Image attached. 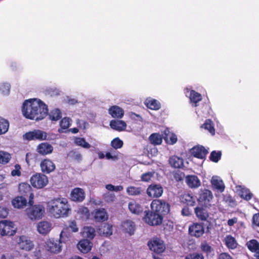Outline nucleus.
Masks as SVG:
<instances>
[{
  "instance_id": "nucleus-41",
  "label": "nucleus",
  "mask_w": 259,
  "mask_h": 259,
  "mask_svg": "<svg viewBox=\"0 0 259 259\" xmlns=\"http://www.w3.org/2000/svg\"><path fill=\"white\" fill-rule=\"evenodd\" d=\"M50 119L52 121H58L62 117V113L60 109H54L51 111L49 114Z\"/></svg>"
},
{
  "instance_id": "nucleus-37",
  "label": "nucleus",
  "mask_w": 259,
  "mask_h": 259,
  "mask_svg": "<svg viewBox=\"0 0 259 259\" xmlns=\"http://www.w3.org/2000/svg\"><path fill=\"white\" fill-rule=\"evenodd\" d=\"M201 127L208 131L212 136L215 135V129L213 123L209 119H206L205 122L201 125Z\"/></svg>"
},
{
  "instance_id": "nucleus-46",
  "label": "nucleus",
  "mask_w": 259,
  "mask_h": 259,
  "mask_svg": "<svg viewBox=\"0 0 259 259\" xmlns=\"http://www.w3.org/2000/svg\"><path fill=\"white\" fill-rule=\"evenodd\" d=\"M75 144L85 149H89L91 148V145L86 142L85 140L83 138H76L75 140Z\"/></svg>"
},
{
  "instance_id": "nucleus-47",
  "label": "nucleus",
  "mask_w": 259,
  "mask_h": 259,
  "mask_svg": "<svg viewBox=\"0 0 259 259\" xmlns=\"http://www.w3.org/2000/svg\"><path fill=\"white\" fill-rule=\"evenodd\" d=\"M248 249L252 252H256L259 250V243L255 240H251L247 243Z\"/></svg>"
},
{
  "instance_id": "nucleus-35",
  "label": "nucleus",
  "mask_w": 259,
  "mask_h": 259,
  "mask_svg": "<svg viewBox=\"0 0 259 259\" xmlns=\"http://www.w3.org/2000/svg\"><path fill=\"white\" fill-rule=\"evenodd\" d=\"M128 206L130 211L133 213L139 214L143 211L142 206L135 201L130 202Z\"/></svg>"
},
{
  "instance_id": "nucleus-29",
  "label": "nucleus",
  "mask_w": 259,
  "mask_h": 259,
  "mask_svg": "<svg viewBox=\"0 0 259 259\" xmlns=\"http://www.w3.org/2000/svg\"><path fill=\"white\" fill-rule=\"evenodd\" d=\"M51 224L47 221H41L37 226L38 232L41 234H47L51 230Z\"/></svg>"
},
{
  "instance_id": "nucleus-19",
  "label": "nucleus",
  "mask_w": 259,
  "mask_h": 259,
  "mask_svg": "<svg viewBox=\"0 0 259 259\" xmlns=\"http://www.w3.org/2000/svg\"><path fill=\"white\" fill-rule=\"evenodd\" d=\"M53 147L47 142L41 143L36 148V151L40 155H47L52 153Z\"/></svg>"
},
{
  "instance_id": "nucleus-31",
  "label": "nucleus",
  "mask_w": 259,
  "mask_h": 259,
  "mask_svg": "<svg viewBox=\"0 0 259 259\" xmlns=\"http://www.w3.org/2000/svg\"><path fill=\"white\" fill-rule=\"evenodd\" d=\"M12 202L15 208H23L27 205V199L23 196H17L13 199Z\"/></svg>"
},
{
  "instance_id": "nucleus-23",
  "label": "nucleus",
  "mask_w": 259,
  "mask_h": 259,
  "mask_svg": "<svg viewBox=\"0 0 259 259\" xmlns=\"http://www.w3.org/2000/svg\"><path fill=\"white\" fill-rule=\"evenodd\" d=\"M109 114L114 118H121L124 115V110L120 107L114 105L109 108Z\"/></svg>"
},
{
  "instance_id": "nucleus-5",
  "label": "nucleus",
  "mask_w": 259,
  "mask_h": 259,
  "mask_svg": "<svg viewBox=\"0 0 259 259\" xmlns=\"http://www.w3.org/2000/svg\"><path fill=\"white\" fill-rule=\"evenodd\" d=\"M30 206V207L27 212L28 217L31 220H37L41 219L45 211L44 206L40 204L33 205V204Z\"/></svg>"
},
{
  "instance_id": "nucleus-14",
  "label": "nucleus",
  "mask_w": 259,
  "mask_h": 259,
  "mask_svg": "<svg viewBox=\"0 0 259 259\" xmlns=\"http://www.w3.org/2000/svg\"><path fill=\"white\" fill-rule=\"evenodd\" d=\"M147 195L152 198H159L163 194V189L160 184H151L147 189Z\"/></svg>"
},
{
  "instance_id": "nucleus-38",
  "label": "nucleus",
  "mask_w": 259,
  "mask_h": 259,
  "mask_svg": "<svg viewBox=\"0 0 259 259\" xmlns=\"http://www.w3.org/2000/svg\"><path fill=\"white\" fill-rule=\"evenodd\" d=\"M71 120L69 117H64L60 122V128L58 129L60 133L63 132V130H66L71 125Z\"/></svg>"
},
{
  "instance_id": "nucleus-20",
  "label": "nucleus",
  "mask_w": 259,
  "mask_h": 259,
  "mask_svg": "<svg viewBox=\"0 0 259 259\" xmlns=\"http://www.w3.org/2000/svg\"><path fill=\"white\" fill-rule=\"evenodd\" d=\"M18 245L19 248L26 251H29L33 248V244L25 236H22L19 238Z\"/></svg>"
},
{
  "instance_id": "nucleus-50",
  "label": "nucleus",
  "mask_w": 259,
  "mask_h": 259,
  "mask_svg": "<svg viewBox=\"0 0 259 259\" xmlns=\"http://www.w3.org/2000/svg\"><path fill=\"white\" fill-rule=\"evenodd\" d=\"M222 153L220 151H213L211 152L209 159L214 162H217L221 159Z\"/></svg>"
},
{
  "instance_id": "nucleus-54",
  "label": "nucleus",
  "mask_w": 259,
  "mask_h": 259,
  "mask_svg": "<svg viewBox=\"0 0 259 259\" xmlns=\"http://www.w3.org/2000/svg\"><path fill=\"white\" fill-rule=\"evenodd\" d=\"M10 90V85L8 83H3L0 85V91L4 95L9 94Z\"/></svg>"
},
{
  "instance_id": "nucleus-48",
  "label": "nucleus",
  "mask_w": 259,
  "mask_h": 259,
  "mask_svg": "<svg viewBox=\"0 0 259 259\" xmlns=\"http://www.w3.org/2000/svg\"><path fill=\"white\" fill-rule=\"evenodd\" d=\"M11 158V156L9 153L0 151V163L6 164L8 163Z\"/></svg>"
},
{
  "instance_id": "nucleus-9",
  "label": "nucleus",
  "mask_w": 259,
  "mask_h": 259,
  "mask_svg": "<svg viewBox=\"0 0 259 259\" xmlns=\"http://www.w3.org/2000/svg\"><path fill=\"white\" fill-rule=\"evenodd\" d=\"M213 199V195L212 192L207 189L201 190L199 192V197L197 199L198 203L205 206L208 207L211 206V201Z\"/></svg>"
},
{
  "instance_id": "nucleus-44",
  "label": "nucleus",
  "mask_w": 259,
  "mask_h": 259,
  "mask_svg": "<svg viewBox=\"0 0 259 259\" xmlns=\"http://www.w3.org/2000/svg\"><path fill=\"white\" fill-rule=\"evenodd\" d=\"M146 106L152 110H158L160 108V104L155 99L147 101L146 103Z\"/></svg>"
},
{
  "instance_id": "nucleus-45",
  "label": "nucleus",
  "mask_w": 259,
  "mask_h": 259,
  "mask_svg": "<svg viewBox=\"0 0 259 259\" xmlns=\"http://www.w3.org/2000/svg\"><path fill=\"white\" fill-rule=\"evenodd\" d=\"M164 139L167 144L170 145L176 143L178 141L177 136L173 133H171L169 135L165 134Z\"/></svg>"
},
{
  "instance_id": "nucleus-8",
  "label": "nucleus",
  "mask_w": 259,
  "mask_h": 259,
  "mask_svg": "<svg viewBox=\"0 0 259 259\" xmlns=\"http://www.w3.org/2000/svg\"><path fill=\"white\" fill-rule=\"evenodd\" d=\"M16 232L13 222L7 220L0 222V234L2 236H13Z\"/></svg>"
},
{
  "instance_id": "nucleus-33",
  "label": "nucleus",
  "mask_w": 259,
  "mask_h": 259,
  "mask_svg": "<svg viewBox=\"0 0 259 259\" xmlns=\"http://www.w3.org/2000/svg\"><path fill=\"white\" fill-rule=\"evenodd\" d=\"M98 232L105 236H110L112 234V226L107 223L102 224L98 229Z\"/></svg>"
},
{
  "instance_id": "nucleus-12",
  "label": "nucleus",
  "mask_w": 259,
  "mask_h": 259,
  "mask_svg": "<svg viewBox=\"0 0 259 259\" xmlns=\"http://www.w3.org/2000/svg\"><path fill=\"white\" fill-rule=\"evenodd\" d=\"M40 167L41 173L45 175L50 174L55 170L56 165L52 160L45 158L41 161Z\"/></svg>"
},
{
  "instance_id": "nucleus-10",
  "label": "nucleus",
  "mask_w": 259,
  "mask_h": 259,
  "mask_svg": "<svg viewBox=\"0 0 259 259\" xmlns=\"http://www.w3.org/2000/svg\"><path fill=\"white\" fill-rule=\"evenodd\" d=\"M48 134L39 130H34L32 131L26 133L23 135L24 139L28 140H48Z\"/></svg>"
},
{
  "instance_id": "nucleus-56",
  "label": "nucleus",
  "mask_w": 259,
  "mask_h": 259,
  "mask_svg": "<svg viewBox=\"0 0 259 259\" xmlns=\"http://www.w3.org/2000/svg\"><path fill=\"white\" fill-rule=\"evenodd\" d=\"M185 259H204V256L200 253H193L188 254Z\"/></svg>"
},
{
  "instance_id": "nucleus-30",
  "label": "nucleus",
  "mask_w": 259,
  "mask_h": 259,
  "mask_svg": "<svg viewBox=\"0 0 259 259\" xmlns=\"http://www.w3.org/2000/svg\"><path fill=\"white\" fill-rule=\"evenodd\" d=\"M122 227L123 230L130 235H132L134 234L135 225L133 221L130 220L124 221L122 224Z\"/></svg>"
},
{
  "instance_id": "nucleus-22",
  "label": "nucleus",
  "mask_w": 259,
  "mask_h": 259,
  "mask_svg": "<svg viewBox=\"0 0 259 259\" xmlns=\"http://www.w3.org/2000/svg\"><path fill=\"white\" fill-rule=\"evenodd\" d=\"M92 243L88 239H83L79 241L77 244L78 249L82 253H87L92 249Z\"/></svg>"
},
{
  "instance_id": "nucleus-13",
  "label": "nucleus",
  "mask_w": 259,
  "mask_h": 259,
  "mask_svg": "<svg viewBox=\"0 0 259 259\" xmlns=\"http://www.w3.org/2000/svg\"><path fill=\"white\" fill-rule=\"evenodd\" d=\"M85 198V193L84 190L80 188L73 189L70 193V199L73 202H81Z\"/></svg>"
},
{
  "instance_id": "nucleus-6",
  "label": "nucleus",
  "mask_w": 259,
  "mask_h": 259,
  "mask_svg": "<svg viewBox=\"0 0 259 259\" xmlns=\"http://www.w3.org/2000/svg\"><path fill=\"white\" fill-rule=\"evenodd\" d=\"M19 192L21 196H23L26 198H28V202L29 205L34 203V195L32 193L31 186L27 183H21L19 185Z\"/></svg>"
},
{
  "instance_id": "nucleus-64",
  "label": "nucleus",
  "mask_w": 259,
  "mask_h": 259,
  "mask_svg": "<svg viewBox=\"0 0 259 259\" xmlns=\"http://www.w3.org/2000/svg\"><path fill=\"white\" fill-rule=\"evenodd\" d=\"M237 220H238V219L236 218H234L233 219H229L228 221V225L230 226H232L234 225V224L237 223Z\"/></svg>"
},
{
  "instance_id": "nucleus-11",
  "label": "nucleus",
  "mask_w": 259,
  "mask_h": 259,
  "mask_svg": "<svg viewBox=\"0 0 259 259\" xmlns=\"http://www.w3.org/2000/svg\"><path fill=\"white\" fill-rule=\"evenodd\" d=\"M148 246L151 251L157 254L162 253L165 249L163 242L158 238L149 241Z\"/></svg>"
},
{
  "instance_id": "nucleus-59",
  "label": "nucleus",
  "mask_w": 259,
  "mask_h": 259,
  "mask_svg": "<svg viewBox=\"0 0 259 259\" xmlns=\"http://www.w3.org/2000/svg\"><path fill=\"white\" fill-rule=\"evenodd\" d=\"M8 215V210L7 208L0 206V218H5Z\"/></svg>"
},
{
  "instance_id": "nucleus-26",
  "label": "nucleus",
  "mask_w": 259,
  "mask_h": 259,
  "mask_svg": "<svg viewBox=\"0 0 259 259\" xmlns=\"http://www.w3.org/2000/svg\"><path fill=\"white\" fill-rule=\"evenodd\" d=\"M169 163L174 168H180L184 166V160L182 158L176 155L171 156L169 159Z\"/></svg>"
},
{
  "instance_id": "nucleus-60",
  "label": "nucleus",
  "mask_w": 259,
  "mask_h": 259,
  "mask_svg": "<svg viewBox=\"0 0 259 259\" xmlns=\"http://www.w3.org/2000/svg\"><path fill=\"white\" fill-rule=\"evenodd\" d=\"M152 177V174L150 172L143 174L141 176V180L143 181L148 182Z\"/></svg>"
},
{
  "instance_id": "nucleus-16",
  "label": "nucleus",
  "mask_w": 259,
  "mask_h": 259,
  "mask_svg": "<svg viewBox=\"0 0 259 259\" xmlns=\"http://www.w3.org/2000/svg\"><path fill=\"white\" fill-rule=\"evenodd\" d=\"M92 214L94 220L97 222H103L108 219L107 212L104 208L95 209Z\"/></svg>"
},
{
  "instance_id": "nucleus-42",
  "label": "nucleus",
  "mask_w": 259,
  "mask_h": 259,
  "mask_svg": "<svg viewBox=\"0 0 259 259\" xmlns=\"http://www.w3.org/2000/svg\"><path fill=\"white\" fill-rule=\"evenodd\" d=\"M9 127V121L0 117V135L6 133L8 131Z\"/></svg>"
},
{
  "instance_id": "nucleus-53",
  "label": "nucleus",
  "mask_w": 259,
  "mask_h": 259,
  "mask_svg": "<svg viewBox=\"0 0 259 259\" xmlns=\"http://www.w3.org/2000/svg\"><path fill=\"white\" fill-rule=\"evenodd\" d=\"M173 177L177 182H181L185 178V174L180 170L175 171L173 172Z\"/></svg>"
},
{
  "instance_id": "nucleus-62",
  "label": "nucleus",
  "mask_w": 259,
  "mask_h": 259,
  "mask_svg": "<svg viewBox=\"0 0 259 259\" xmlns=\"http://www.w3.org/2000/svg\"><path fill=\"white\" fill-rule=\"evenodd\" d=\"M253 223L259 227V214H255L253 215Z\"/></svg>"
},
{
  "instance_id": "nucleus-58",
  "label": "nucleus",
  "mask_w": 259,
  "mask_h": 259,
  "mask_svg": "<svg viewBox=\"0 0 259 259\" xmlns=\"http://www.w3.org/2000/svg\"><path fill=\"white\" fill-rule=\"evenodd\" d=\"M68 227L73 232H77L78 231V228L75 221L70 222L69 223Z\"/></svg>"
},
{
  "instance_id": "nucleus-32",
  "label": "nucleus",
  "mask_w": 259,
  "mask_h": 259,
  "mask_svg": "<svg viewBox=\"0 0 259 259\" xmlns=\"http://www.w3.org/2000/svg\"><path fill=\"white\" fill-rule=\"evenodd\" d=\"M196 217L201 221H206L208 218L207 210L202 207L197 206L194 209Z\"/></svg>"
},
{
  "instance_id": "nucleus-2",
  "label": "nucleus",
  "mask_w": 259,
  "mask_h": 259,
  "mask_svg": "<svg viewBox=\"0 0 259 259\" xmlns=\"http://www.w3.org/2000/svg\"><path fill=\"white\" fill-rule=\"evenodd\" d=\"M47 206L49 212L56 218L67 216L70 211L65 198H54L48 202Z\"/></svg>"
},
{
  "instance_id": "nucleus-27",
  "label": "nucleus",
  "mask_w": 259,
  "mask_h": 259,
  "mask_svg": "<svg viewBox=\"0 0 259 259\" xmlns=\"http://www.w3.org/2000/svg\"><path fill=\"white\" fill-rule=\"evenodd\" d=\"M110 126L112 129L121 132L125 130L126 124L125 122L123 120L113 119L110 121Z\"/></svg>"
},
{
  "instance_id": "nucleus-51",
  "label": "nucleus",
  "mask_w": 259,
  "mask_h": 259,
  "mask_svg": "<svg viewBox=\"0 0 259 259\" xmlns=\"http://www.w3.org/2000/svg\"><path fill=\"white\" fill-rule=\"evenodd\" d=\"M238 246V243L234 237L228 236V248L235 249Z\"/></svg>"
},
{
  "instance_id": "nucleus-49",
  "label": "nucleus",
  "mask_w": 259,
  "mask_h": 259,
  "mask_svg": "<svg viewBox=\"0 0 259 259\" xmlns=\"http://www.w3.org/2000/svg\"><path fill=\"white\" fill-rule=\"evenodd\" d=\"M111 145L114 149H118L122 147L123 142L118 137H117L112 140Z\"/></svg>"
},
{
  "instance_id": "nucleus-43",
  "label": "nucleus",
  "mask_w": 259,
  "mask_h": 259,
  "mask_svg": "<svg viewBox=\"0 0 259 259\" xmlns=\"http://www.w3.org/2000/svg\"><path fill=\"white\" fill-rule=\"evenodd\" d=\"M142 189L140 187H136L134 186L128 187L126 189V192L129 195L136 196L139 195L142 193Z\"/></svg>"
},
{
  "instance_id": "nucleus-24",
  "label": "nucleus",
  "mask_w": 259,
  "mask_h": 259,
  "mask_svg": "<svg viewBox=\"0 0 259 259\" xmlns=\"http://www.w3.org/2000/svg\"><path fill=\"white\" fill-rule=\"evenodd\" d=\"M180 201L188 206H193L195 204V199L192 194L184 193L180 197Z\"/></svg>"
},
{
  "instance_id": "nucleus-17",
  "label": "nucleus",
  "mask_w": 259,
  "mask_h": 259,
  "mask_svg": "<svg viewBox=\"0 0 259 259\" xmlns=\"http://www.w3.org/2000/svg\"><path fill=\"white\" fill-rule=\"evenodd\" d=\"M204 232L203 226L199 223H194L189 226V233L192 236L199 237L202 236Z\"/></svg>"
},
{
  "instance_id": "nucleus-57",
  "label": "nucleus",
  "mask_w": 259,
  "mask_h": 259,
  "mask_svg": "<svg viewBox=\"0 0 259 259\" xmlns=\"http://www.w3.org/2000/svg\"><path fill=\"white\" fill-rule=\"evenodd\" d=\"M21 166L19 164H16L15 165V169L12 170L11 175L13 177L18 176L20 177L21 175Z\"/></svg>"
},
{
  "instance_id": "nucleus-55",
  "label": "nucleus",
  "mask_w": 259,
  "mask_h": 259,
  "mask_svg": "<svg viewBox=\"0 0 259 259\" xmlns=\"http://www.w3.org/2000/svg\"><path fill=\"white\" fill-rule=\"evenodd\" d=\"M200 248L201 250L206 254L210 253L212 250L211 247L206 242H204L201 244Z\"/></svg>"
},
{
  "instance_id": "nucleus-25",
  "label": "nucleus",
  "mask_w": 259,
  "mask_h": 259,
  "mask_svg": "<svg viewBox=\"0 0 259 259\" xmlns=\"http://www.w3.org/2000/svg\"><path fill=\"white\" fill-rule=\"evenodd\" d=\"M212 187L217 191L222 192L224 191L225 187L223 181L217 176H213L211 180Z\"/></svg>"
},
{
  "instance_id": "nucleus-3",
  "label": "nucleus",
  "mask_w": 259,
  "mask_h": 259,
  "mask_svg": "<svg viewBox=\"0 0 259 259\" xmlns=\"http://www.w3.org/2000/svg\"><path fill=\"white\" fill-rule=\"evenodd\" d=\"M170 205L168 203L161 199L153 200L151 204V209L163 217L170 212Z\"/></svg>"
},
{
  "instance_id": "nucleus-61",
  "label": "nucleus",
  "mask_w": 259,
  "mask_h": 259,
  "mask_svg": "<svg viewBox=\"0 0 259 259\" xmlns=\"http://www.w3.org/2000/svg\"><path fill=\"white\" fill-rule=\"evenodd\" d=\"M181 214L183 216L188 217L191 213L189 208L188 206H185L181 210Z\"/></svg>"
},
{
  "instance_id": "nucleus-28",
  "label": "nucleus",
  "mask_w": 259,
  "mask_h": 259,
  "mask_svg": "<svg viewBox=\"0 0 259 259\" xmlns=\"http://www.w3.org/2000/svg\"><path fill=\"white\" fill-rule=\"evenodd\" d=\"M236 192L244 199L249 200L252 197L253 195L248 189L241 186H236Z\"/></svg>"
},
{
  "instance_id": "nucleus-36",
  "label": "nucleus",
  "mask_w": 259,
  "mask_h": 259,
  "mask_svg": "<svg viewBox=\"0 0 259 259\" xmlns=\"http://www.w3.org/2000/svg\"><path fill=\"white\" fill-rule=\"evenodd\" d=\"M82 233V236L84 237H86L89 240L93 239L95 236V229L90 226L84 227Z\"/></svg>"
},
{
  "instance_id": "nucleus-1",
  "label": "nucleus",
  "mask_w": 259,
  "mask_h": 259,
  "mask_svg": "<svg viewBox=\"0 0 259 259\" xmlns=\"http://www.w3.org/2000/svg\"><path fill=\"white\" fill-rule=\"evenodd\" d=\"M22 110L26 118L36 121L44 119L48 113L47 105L40 100L35 99L25 100Z\"/></svg>"
},
{
  "instance_id": "nucleus-4",
  "label": "nucleus",
  "mask_w": 259,
  "mask_h": 259,
  "mask_svg": "<svg viewBox=\"0 0 259 259\" xmlns=\"http://www.w3.org/2000/svg\"><path fill=\"white\" fill-rule=\"evenodd\" d=\"M30 182L33 188L40 189L48 185L49 180L46 175L41 172H36L30 177Z\"/></svg>"
},
{
  "instance_id": "nucleus-15",
  "label": "nucleus",
  "mask_w": 259,
  "mask_h": 259,
  "mask_svg": "<svg viewBox=\"0 0 259 259\" xmlns=\"http://www.w3.org/2000/svg\"><path fill=\"white\" fill-rule=\"evenodd\" d=\"M191 154L195 157L198 159H205L208 151L202 145H197L193 147L190 150Z\"/></svg>"
},
{
  "instance_id": "nucleus-7",
  "label": "nucleus",
  "mask_w": 259,
  "mask_h": 259,
  "mask_svg": "<svg viewBox=\"0 0 259 259\" xmlns=\"http://www.w3.org/2000/svg\"><path fill=\"white\" fill-rule=\"evenodd\" d=\"M145 212L144 220L148 225L158 226L162 223L163 219L155 211L151 209V211H146Z\"/></svg>"
},
{
  "instance_id": "nucleus-40",
  "label": "nucleus",
  "mask_w": 259,
  "mask_h": 259,
  "mask_svg": "<svg viewBox=\"0 0 259 259\" xmlns=\"http://www.w3.org/2000/svg\"><path fill=\"white\" fill-rule=\"evenodd\" d=\"M189 98L191 102L195 104V107L197 106V103L202 100L201 95L194 90L190 91Z\"/></svg>"
},
{
  "instance_id": "nucleus-34",
  "label": "nucleus",
  "mask_w": 259,
  "mask_h": 259,
  "mask_svg": "<svg viewBox=\"0 0 259 259\" xmlns=\"http://www.w3.org/2000/svg\"><path fill=\"white\" fill-rule=\"evenodd\" d=\"M77 213L79 215L80 219L82 220L87 221L90 217V211L87 207L80 206L77 211Z\"/></svg>"
},
{
  "instance_id": "nucleus-21",
  "label": "nucleus",
  "mask_w": 259,
  "mask_h": 259,
  "mask_svg": "<svg viewBox=\"0 0 259 259\" xmlns=\"http://www.w3.org/2000/svg\"><path fill=\"white\" fill-rule=\"evenodd\" d=\"M185 181L188 186L191 189L197 188L201 185L200 180L195 175H187L185 177Z\"/></svg>"
},
{
  "instance_id": "nucleus-63",
  "label": "nucleus",
  "mask_w": 259,
  "mask_h": 259,
  "mask_svg": "<svg viewBox=\"0 0 259 259\" xmlns=\"http://www.w3.org/2000/svg\"><path fill=\"white\" fill-rule=\"evenodd\" d=\"M34 157V155L31 153H27L26 155V162L29 164L30 160L32 159V157Z\"/></svg>"
},
{
  "instance_id": "nucleus-39",
  "label": "nucleus",
  "mask_w": 259,
  "mask_h": 259,
  "mask_svg": "<svg viewBox=\"0 0 259 259\" xmlns=\"http://www.w3.org/2000/svg\"><path fill=\"white\" fill-rule=\"evenodd\" d=\"M151 143L154 145H160L162 142V137L159 133H153L149 138Z\"/></svg>"
},
{
  "instance_id": "nucleus-52",
  "label": "nucleus",
  "mask_w": 259,
  "mask_h": 259,
  "mask_svg": "<svg viewBox=\"0 0 259 259\" xmlns=\"http://www.w3.org/2000/svg\"><path fill=\"white\" fill-rule=\"evenodd\" d=\"M70 156L72 160L77 162H80L82 160V155L78 151H72L70 153Z\"/></svg>"
},
{
  "instance_id": "nucleus-18",
  "label": "nucleus",
  "mask_w": 259,
  "mask_h": 259,
  "mask_svg": "<svg viewBox=\"0 0 259 259\" xmlns=\"http://www.w3.org/2000/svg\"><path fill=\"white\" fill-rule=\"evenodd\" d=\"M61 242L57 240L50 239L46 242V248L49 251L57 253L61 250Z\"/></svg>"
}]
</instances>
